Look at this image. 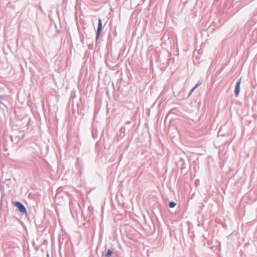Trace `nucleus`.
<instances>
[{"instance_id":"nucleus-8","label":"nucleus","mask_w":257,"mask_h":257,"mask_svg":"<svg viewBox=\"0 0 257 257\" xmlns=\"http://www.w3.org/2000/svg\"><path fill=\"white\" fill-rule=\"evenodd\" d=\"M176 205V203L173 201H170L168 204V206L171 208H174Z\"/></svg>"},{"instance_id":"nucleus-7","label":"nucleus","mask_w":257,"mask_h":257,"mask_svg":"<svg viewBox=\"0 0 257 257\" xmlns=\"http://www.w3.org/2000/svg\"><path fill=\"white\" fill-rule=\"evenodd\" d=\"M92 135L94 139L97 138V131L94 127L92 128Z\"/></svg>"},{"instance_id":"nucleus-13","label":"nucleus","mask_w":257,"mask_h":257,"mask_svg":"<svg viewBox=\"0 0 257 257\" xmlns=\"http://www.w3.org/2000/svg\"><path fill=\"white\" fill-rule=\"evenodd\" d=\"M131 121H127L126 122L125 124L126 125H129V124H131Z\"/></svg>"},{"instance_id":"nucleus-4","label":"nucleus","mask_w":257,"mask_h":257,"mask_svg":"<svg viewBox=\"0 0 257 257\" xmlns=\"http://www.w3.org/2000/svg\"><path fill=\"white\" fill-rule=\"evenodd\" d=\"M116 60L115 59H113V61H111L109 56L105 59V63L107 66L110 68H113L116 66Z\"/></svg>"},{"instance_id":"nucleus-11","label":"nucleus","mask_w":257,"mask_h":257,"mask_svg":"<svg viewBox=\"0 0 257 257\" xmlns=\"http://www.w3.org/2000/svg\"><path fill=\"white\" fill-rule=\"evenodd\" d=\"M4 96L0 95V103L3 104V101L4 100Z\"/></svg>"},{"instance_id":"nucleus-14","label":"nucleus","mask_w":257,"mask_h":257,"mask_svg":"<svg viewBox=\"0 0 257 257\" xmlns=\"http://www.w3.org/2000/svg\"><path fill=\"white\" fill-rule=\"evenodd\" d=\"M120 130H121V131H123V130L124 131V130H125V128H124V127H122L120 128Z\"/></svg>"},{"instance_id":"nucleus-1","label":"nucleus","mask_w":257,"mask_h":257,"mask_svg":"<svg viewBox=\"0 0 257 257\" xmlns=\"http://www.w3.org/2000/svg\"><path fill=\"white\" fill-rule=\"evenodd\" d=\"M13 204L18 208L20 212L23 214H27V209L22 203L19 201H16L13 202Z\"/></svg>"},{"instance_id":"nucleus-10","label":"nucleus","mask_w":257,"mask_h":257,"mask_svg":"<svg viewBox=\"0 0 257 257\" xmlns=\"http://www.w3.org/2000/svg\"><path fill=\"white\" fill-rule=\"evenodd\" d=\"M196 89L195 87H193L191 90L190 91L189 93V94H188V96H190L191 94L193 93V92Z\"/></svg>"},{"instance_id":"nucleus-5","label":"nucleus","mask_w":257,"mask_h":257,"mask_svg":"<svg viewBox=\"0 0 257 257\" xmlns=\"http://www.w3.org/2000/svg\"><path fill=\"white\" fill-rule=\"evenodd\" d=\"M240 83H241V78H240L236 83L235 87L234 89V93L236 96H238L240 89Z\"/></svg>"},{"instance_id":"nucleus-16","label":"nucleus","mask_w":257,"mask_h":257,"mask_svg":"<svg viewBox=\"0 0 257 257\" xmlns=\"http://www.w3.org/2000/svg\"><path fill=\"white\" fill-rule=\"evenodd\" d=\"M92 2H95L96 0H91Z\"/></svg>"},{"instance_id":"nucleus-12","label":"nucleus","mask_w":257,"mask_h":257,"mask_svg":"<svg viewBox=\"0 0 257 257\" xmlns=\"http://www.w3.org/2000/svg\"><path fill=\"white\" fill-rule=\"evenodd\" d=\"M69 205H70V209H71V208H72V201H70Z\"/></svg>"},{"instance_id":"nucleus-15","label":"nucleus","mask_w":257,"mask_h":257,"mask_svg":"<svg viewBox=\"0 0 257 257\" xmlns=\"http://www.w3.org/2000/svg\"><path fill=\"white\" fill-rule=\"evenodd\" d=\"M11 181V179H8V180H7V182H9V181Z\"/></svg>"},{"instance_id":"nucleus-2","label":"nucleus","mask_w":257,"mask_h":257,"mask_svg":"<svg viewBox=\"0 0 257 257\" xmlns=\"http://www.w3.org/2000/svg\"><path fill=\"white\" fill-rule=\"evenodd\" d=\"M98 26H97V29L96 31V41H97L98 39L101 32L102 30V20L100 18H98Z\"/></svg>"},{"instance_id":"nucleus-6","label":"nucleus","mask_w":257,"mask_h":257,"mask_svg":"<svg viewBox=\"0 0 257 257\" xmlns=\"http://www.w3.org/2000/svg\"><path fill=\"white\" fill-rule=\"evenodd\" d=\"M177 166L180 167L181 171L183 172V171L184 170V169H185L186 166V164L184 160L182 158H180L177 163Z\"/></svg>"},{"instance_id":"nucleus-3","label":"nucleus","mask_w":257,"mask_h":257,"mask_svg":"<svg viewBox=\"0 0 257 257\" xmlns=\"http://www.w3.org/2000/svg\"><path fill=\"white\" fill-rule=\"evenodd\" d=\"M114 254L113 249H105L102 252L101 257H113Z\"/></svg>"},{"instance_id":"nucleus-9","label":"nucleus","mask_w":257,"mask_h":257,"mask_svg":"<svg viewBox=\"0 0 257 257\" xmlns=\"http://www.w3.org/2000/svg\"><path fill=\"white\" fill-rule=\"evenodd\" d=\"M203 83V81L201 80H199L197 83L196 84V85L194 86V87H195L196 89L199 86H200L202 83Z\"/></svg>"}]
</instances>
